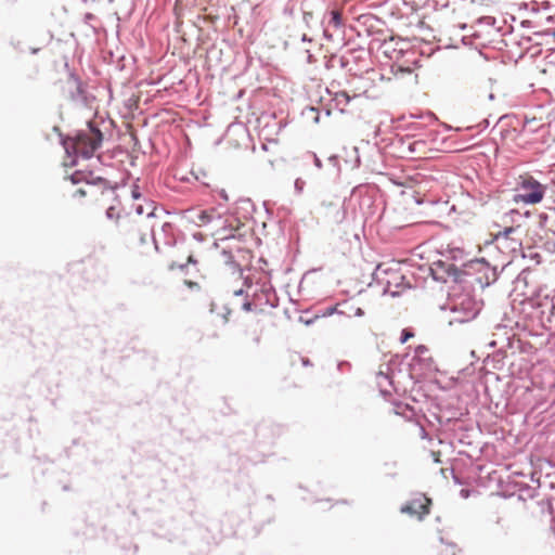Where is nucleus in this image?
<instances>
[{"label": "nucleus", "mask_w": 555, "mask_h": 555, "mask_svg": "<svg viewBox=\"0 0 555 555\" xmlns=\"http://www.w3.org/2000/svg\"><path fill=\"white\" fill-rule=\"evenodd\" d=\"M106 217L116 220L121 233L126 236L127 247L133 257L144 258L151 253L152 245L146 234L142 233L140 220L131 219L129 216L121 217L115 206L106 209Z\"/></svg>", "instance_id": "1"}, {"label": "nucleus", "mask_w": 555, "mask_h": 555, "mask_svg": "<svg viewBox=\"0 0 555 555\" xmlns=\"http://www.w3.org/2000/svg\"><path fill=\"white\" fill-rule=\"evenodd\" d=\"M102 140V132L89 125L87 129L79 131L75 138L65 142L66 151L73 150L77 156L90 158L100 147Z\"/></svg>", "instance_id": "2"}, {"label": "nucleus", "mask_w": 555, "mask_h": 555, "mask_svg": "<svg viewBox=\"0 0 555 555\" xmlns=\"http://www.w3.org/2000/svg\"><path fill=\"white\" fill-rule=\"evenodd\" d=\"M517 190L518 192L513 197L516 204L535 205L544 198L546 188L532 176L524 175L519 177Z\"/></svg>", "instance_id": "3"}, {"label": "nucleus", "mask_w": 555, "mask_h": 555, "mask_svg": "<svg viewBox=\"0 0 555 555\" xmlns=\"http://www.w3.org/2000/svg\"><path fill=\"white\" fill-rule=\"evenodd\" d=\"M377 278L379 283L384 285L386 294L397 296L404 288V276L398 269H382L378 267Z\"/></svg>", "instance_id": "4"}, {"label": "nucleus", "mask_w": 555, "mask_h": 555, "mask_svg": "<svg viewBox=\"0 0 555 555\" xmlns=\"http://www.w3.org/2000/svg\"><path fill=\"white\" fill-rule=\"evenodd\" d=\"M520 225H505L503 230L494 233V241L511 251H516L521 247L520 237L515 236Z\"/></svg>", "instance_id": "5"}, {"label": "nucleus", "mask_w": 555, "mask_h": 555, "mask_svg": "<svg viewBox=\"0 0 555 555\" xmlns=\"http://www.w3.org/2000/svg\"><path fill=\"white\" fill-rule=\"evenodd\" d=\"M431 500L425 494H418L401 507V512L416 516L420 520L430 513Z\"/></svg>", "instance_id": "6"}, {"label": "nucleus", "mask_w": 555, "mask_h": 555, "mask_svg": "<svg viewBox=\"0 0 555 555\" xmlns=\"http://www.w3.org/2000/svg\"><path fill=\"white\" fill-rule=\"evenodd\" d=\"M341 202L338 197H325L318 207V214L323 219L338 220L341 217Z\"/></svg>", "instance_id": "7"}, {"label": "nucleus", "mask_w": 555, "mask_h": 555, "mask_svg": "<svg viewBox=\"0 0 555 555\" xmlns=\"http://www.w3.org/2000/svg\"><path fill=\"white\" fill-rule=\"evenodd\" d=\"M266 328V323L261 318L253 317L244 325V335L251 344L258 345Z\"/></svg>", "instance_id": "8"}, {"label": "nucleus", "mask_w": 555, "mask_h": 555, "mask_svg": "<svg viewBox=\"0 0 555 555\" xmlns=\"http://www.w3.org/2000/svg\"><path fill=\"white\" fill-rule=\"evenodd\" d=\"M134 209L138 217H153L155 215L156 206L153 201L143 198L142 201H139V203L134 204Z\"/></svg>", "instance_id": "9"}, {"label": "nucleus", "mask_w": 555, "mask_h": 555, "mask_svg": "<svg viewBox=\"0 0 555 555\" xmlns=\"http://www.w3.org/2000/svg\"><path fill=\"white\" fill-rule=\"evenodd\" d=\"M350 96L347 92L345 91H340V92H337L335 93L334 98H333V101L335 102L336 104V107L339 108V111L341 113L345 112V107L349 104L350 102Z\"/></svg>", "instance_id": "10"}, {"label": "nucleus", "mask_w": 555, "mask_h": 555, "mask_svg": "<svg viewBox=\"0 0 555 555\" xmlns=\"http://www.w3.org/2000/svg\"><path fill=\"white\" fill-rule=\"evenodd\" d=\"M95 184L93 183H90V182H86L82 186L76 189L74 192H73V196L76 197V196H79V197H83V196H94L95 195Z\"/></svg>", "instance_id": "11"}, {"label": "nucleus", "mask_w": 555, "mask_h": 555, "mask_svg": "<svg viewBox=\"0 0 555 555\" xmlns=\"http://www.w3.org/2000/svg\"><path fill=\"white\" fill-rule=\"evenodd\" d=\"M425 142L423 141H414L410 143L409 150L412 154V158H425L426 155L424 152H422V149L424 147Z\"/></svg>", "instance_id": "12"}, {"label": "nucleus", "mask_w": 555, "mask_h": 555, "mask_svg": "<svg viewBox=\"0 0 555 555\" xmlns=\"http://www.w3.org/2000/svg\"><path fill=\"white\" fill-rule=\"evenodd\" d=\"M212 217H214V210H211V211L202 210L197 214L194 222L198 227H203V225H206L207 223H209L212 220Z\"/></svg>", "instance_id": "13"}, {"label": "nucleus", "mask_w": 555, "mask_h": 555, "mask_svg": "<svg viewBox=\"0 0 555 555\" xmlns=\"http://www.w3.org/2000/svg\"><path fill=\"white\" fill-rule=\"evenodd\" d=\"M437 555H457V548L453 544H443L440 546Z\"/></svg>", "instance_id": "14"}, {"label": "nucleus", "mask_w": 555, "mask_h": 555, "mask_svg": "<svg viewBox=\"0 0 555 555\" xmlns=\"http://www.w3.org/2000/svg\"><path fill=\"white\" fill-rule=\"evenodd\" d=\"M330 24H332L334 27H339L343 24L341 13L338 10H333L330 13Z\"/></svg>", "instance_id": "15"}, {"label": "nucleus", "mask_w": 555, "mask_h": 555, "mask_svg": "<svg viewBox=\"0 0 555 555\" xmlns=\"http://www.w3.org/2000/svg\"><path fill=\"white\" fill-rule=\"evenodd\" d=\"M131 196L134 201L139 202V201H142L143 197L140 193V190H139V186L138 185H133L132 190H131Z\"/></svg>", "instance_id": "16"}, {"label": "nucleus", "mask_w": 555, "mask_h": 555, "mask_svg": "<svg viewBox=\"0 0 555 555\" xmlns=\"http://www.w3.org/2000/svg\"><path fill=\"white\" fill-rule=\"evenodd\" d=\"M414 334L408 330H403L402 332V337H401V343L404 344L408 341L409 338L413 337Z\"/></svg>", "instance_id": "17"}, {"label": "nucleus", "mask_w": 555, "mask_h": 555, "mask_svg": "<svg viewBox=\"0 0 555 555\" xmlns=\"http://www.w3.org/2000/svg\"><path fill=\"white\" fill-rule=\"evenodd\" d=\"M184 283H185V285H188L190 288H196V289H198V288H199V285H198V283H196V282H192V281H188V280H185V281H184Z\"/></svg>", "instance_id": "18"}, {"label": "nucleus", "mask_w": 555, "mask_h": 555, "mask_svg": "<svg viewBox=\"0 0 555 555\" xmlns=\"http://www.w3.org/2000/svg\"><path fill=\"white\" fill-rule=\"evenodd\" d=\"M302 184L304 182L300 180V179H297L296 182H295V186L296 189H298L299 191L302 190Z\"/></svg>", "instance_id": "19"}, {"label": "nucleus", "mask_w": 555, "mask_h": 555, "mask_svg": "<svg viewBox=\"0 0 555 555\" xmlns=\"http://www.w3.org/2000/svg\"><path fill=\"white\" fill-rule=\"evenodd\" d=\"M399 72L402 74H412V70L410 68H400Z\"/></svg>", "instance_id": "20"}, {"label": "nucleus", "mask_w": 555, "mask_h": 555, "mask_svg": "<svg viewBox=\"0 0 555 555\" xmlns=\"http://www.w3.org/2000/svg\"><path fill=\"white\" fill-rule=\"evenodd\" d=\"M195 262H196V261L194 260L193 256H192V255H190V256L188 257V263H195Z\"/></svg>", "instance_id": "21"}, {"label": "nucleus", "mask_w": 555, "mask_h": 555, "mask_svg": "<svg viewBox=\"0 0 555 555\" xmlns=\"http://www.w3.org/2000/svg\"><path fill=\"white\" fill-rule=\"evenodd\" d=\"M251 305L249 302L244 304V309L250 310Z\"/></svg>", "instance_id": "22"}, {"label": "nucleus", "mask_w": 555, "mask_h": 555, "mask_svg": "<svg viewBox=\"0 0 555 555\" xmlns=\"http://www.w3.org/2000/svg\"><path fill=\"white\" fill-rule=\"evenodd\" d=\"M508 215H509V216H512V215H518V211H517L516 209H513V210H511V211H509V214H508Z\"/></svg>", "instance_id": "23"}, {"label": "nucleus", "mask_w": 555, "mask_h": 555, "mask_svg": "<svg viewBox=\"0 0 555 555\" xmlns=\"http://www.w3.org/2000/svg\"><path fill=\"white\" fill-rule=\"evenodd\" d=\"M100 184H105V180L99 179Z\"/></svg>", "instance_id": "24"}]
</instances>
